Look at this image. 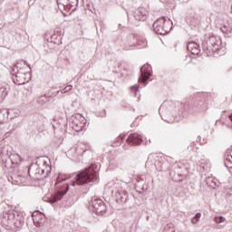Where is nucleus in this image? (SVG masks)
<instances>
[{"label": "nucleus", "instance_id": "7", "mask_svg": "<svg viewBox=\"0 0 232 232\" xmlns=\"http://www.w3.org/2000/svg\"><path fill=\"white\" fill-rule=\"evenodd\" d=\"M25 171L27 173L23 174V172H19L17 175H14L12 177L14 184H22V186H35V179L32 178V174H30L28 167H25Z\"/></svg>", "mask_w": 232, "mask_h": 232}, {"label": "nucleus", "instance_id": "15", "mask_svg": "<svg viewBox=\"0 0 232 232\" xmlns=\"http://www.w3.org/2000/svg\"><path fill=\"white\" fill-rule=\"evenodd\" d=\"M84 151H86V147L84 145H79L76 148H71L67 153L68 155L72 157V159H77V157H81V155H83Z\"/></svg>", "mask_w": 232, "mask_h": 232}, {"label": "nucleus", "instance_id": "14", "mask_svg": "<svg viewBox=\"0 0 232 232\" xmlns=\"http://www.w3.org/2000/svg\"><path fill=\"white\" fill-rule=\"evenodd\" d=\"M133 19L139 23L140 21H146L148 19V10L144 7L138 8L133 14Z\"/></svg>", "mask_w": 232, "mask_h": 232}, {"label": "nucleus", "instance_id": "6", "mask_svg": "<svg viewBox=\"0 0 232 232\" xmlns=\"http://www.w3.org/2000/svg\"><path fill=\"white\" fill-rule=\"evenodd\" d=\"M171 24H173L171 20H168L166 17L162 16L154 22L153 30L158 35H166V34L171 30Z\"/></svg>", "mask_w": 232, "mask_h": 232}, {"label": "nucleus", "instance_id": "36", "mask_svg": "<svg viewBox=\"0 0 232 232\" xmlns=\"http://www.w3.org/2000/svg\"><path fill=\"white\" fill-rule=\"evenodd\" d=\"M124 139H126V134H121L119 138L116 139V144H121Z\"/></svg>", "mask_w": 232, "mask_h": 232}, {"label": "nucleus", "instance_id": "38", "mask_svg": "<svg viewBox=\"0 0 232 232\" xmlns=\"http://www.w3.org/2000/svg\"><path fill=\"white\" fill-rule=\"evenodd\" d=\"M130 88H131L132 92H137V91L139 90V85H133Z\"/></svg>", "mask_w": 232, "mask_h": 232}, {"label": "nucleus", "instance_id": "19", "mask_svg": "<svg viewBox=\"0 0 232 232\" xmlns=\"http://www.w3.org/2000/svg\"><path fill=\"white\" fill-rule=\"evenodd\" d=\"M187 50L193 55H198L200 53V45L195 42H189L187 44Z\"/></svg>", "mask_w": 232, "mask_h": 232}, {"label": "nucleus", "instance_id": "30", "mask_svg": "<svg viewBox=\"0 0 232 232\" xmlns=\"http://www.w3.org/2000/svg\"><path fill=\"white\" fill-rule=\"evenodd\" d=\"M8 131L5 133L6 136L11 135V133H14L15 130H17V123H11L8 128Z\"/></svg>", "mask_w": 232, "mask_h": 232}, {"label": "nucleus", "instance_id": "33", "mask_svg": "<svg viewBox=\"0 0 232 232\" xmlns=\"http://www.w3.org/2000/svg\"><path fill=\"white\" fill-rule=\"evenodd\" d=\"M164 232H175V225L172 223H168L165 226Z\"/></svg>", "mask_w": 232, "mask_h": 232}, {"label": "nucleus", "instance_id": "26", "mask_svg": "<svg viewBox=\"0 0 232 232\" xmlns=\"http://www.w3.org/2000/svg\"><path fill=\"white\" fill-rule=\"evenodd\" d=\"M137 34H130L127 39L128 46H137Z\"/></svg>", "mask_w": 232, "mask_h": 232}, {"label": "nucleus", "instance_id": "11", "mask_svg": "<svg viewBox=\"0 0 232 232\" xmlns=\"http://www.w3.org/2000/svg\"><path fill=\"white\" fill-rule=\"evenodd\" d=\"M88 209L92 213H96V215H102L106 211V205L102 199L94 196L89 202Z\"/></svg>", "mask_w": 232, "mask_h": 232}, {"label": "nucleus", "instance_id": "20", "mask_svg": "<svg viewBox=\"0 0 232 232\" xmlns=\"http://www.w3.org/2000/svg\"><path fill=\"white\" fill-rule=\"evenodd\" d=\"M26 66H30V64L26 63L24 61H20L16 63L12 69L13 73H15L17 72H26Z\"/></svg>", "mask_w": 232, "mask_h": 232}, {"label": "nucleus", "instance_id": "16", "mask_svg": "<svg viewBox=\"0 0 232 232\" xmlns=\"http://www.w3.org/2000/svg\"><path fill=\"white\" fill-rule=\"evenodd\" d=\"M33 222L35 227H43L46 222V217L43 213L36 212V215L33 214Z\"/></svg>", "mask_w": 232, "mask_h": 232}, {"label": "nucleus", "instance_id": "24", "mask_svg": "<svg viewBox=\"0 0 232 232\" xmlns=\"http://www.w3.org/2000/svg\"><path fill=\"white\" fill-rule=\"evenodd\" d=\"M160 111H161V112H160V115L162 121H165V122H168L169 124L173 122V121L169 120V115H170L169 111H168L166 110L162 111V107L160 108Z\"/></svg>", "mask_w": 232, "mask_h": 232}, {"label": "nucleus", "instance_id": "2", "mask_svg": "<svg viewBox=\"0 0 232 232\" xmlns=\"http://www.w3.org/2000/svg\"><path fill=\"white\" fill-rule=\"evenodd\" d=\"M24 217L26 214L23 211L8 210L3 214L2 224L8 230L17 231L24 226Z\"/></svg>", "mask_w": 232, "mask_h": 232}, {"label": "nucleus", "instance_id": "13", "mask_svg": "<svg viewBox=\"0 0 232 232\" xmlns=\"http://www.w3.org/2000/svg\"><path fill=\"white\" fill-rule=\"evenodd\" d=\"M140 76L139 78V82L146 83L151 77V65L146 63L140 69Z\"/></svg>", "mask_w": 232, "mask_h": 232}, {"label": "nucleus", "instance_id": "21", "mask_svg": "<svg viewBox=\"0 0 232 232\" xmlns=\"http://www.w3.org/2000/svg\"><path fill=\"white\" fill-rule=\"evenodd\" d=\"M221 31L227 35H232V20L226 22L221 27Z\"/></svg>", "mask_w": 232, "mask_h": 232}, {"label": "nucleus", "instance_id": "27", "mask_svg": "<svg viewBox=\"0 0 232 232\" xmlns=\"http://www.w3.org/2000/svg\"><path fill=\"white\" fill-rule=\"evenodd\" d=\"M148 44V42L146 41V38L137 35V42L136 46H140L141 48H144Z\"/></svg>", "mask_w": 232, "mask_h": 232}, {"label": "nucleus", "instance_id": "29", "mask_svg": "<svg viewBox=\"0 0 232 232\" xmlns=\"http://www.w3.org/2000/svg\"><path fill=\"white\" fill-rule=\"evenodd\" d=\"M61 36L59 34H52L50 37L51 43H53V44H59L61 43Z\"/></svg>", "mask_w": 232, "mask_h": 232}, {"label": "nucleus", "instance_id": "31", "mask_svg": "<svg viewBox=\"0 0 232 232\" xmlns=\"http://www.w3.org/2000/svg\"><path fill=\"white\" fill-rule=\"evenodd\" d=\"M155 168L158 171H165L164 163L160 162V160H157L155 162Z\"/></svg>", "mask_w": 232, "mask_h": 232}, {"label": "nucleus", "instance_id": "10", "mask_svg": "<svg viewBox=\"0 0 232 232\" xmlns=\"http://www.w3.org/2000/svg\"><path fill=\"white\" fill-rule=\"evenodd\" d=\"M30 72H32V68L27 65L25 66V71H17L16 72H13L15 74L14 77H13L14 84L21 85L29 82L30 79H32Z\"/></svg>", "mask_w": 232, "mask_h": 232}, {"label": "nucleus", "instance_id": "40", "mask_svg": "<svg viewBox=\"0 0 232 232\" xmlns=\"http://www.w3.org/2000/svg\"><path fill=\"white\" fill-rule=\"evenodd\" d=\"M131 182V178H129L125 180V184H130Z\"/></svg>", "mask_w": 232, "mask_h": 232}, {"label": "nucleus", "instance_id": "25", "mask_svg": "<svg viewBox=\"0 0 232 232\" xmlns=\"http://www.w3.org/2000/svg\"><path fill=\"white\" fill-rule=\"evenodd\" d=\"M50 101H52V96H50L48 94H44V95L38 97L36 100L38 104H41L42 106L44 104H46V102H50Z\"/></svg>", "mask_w": 232, "mask_h": 232}, {"label": "nucleus", "instance_id": "37", "mask_svg": "<svg viewBox=\"0 0 232 232\" xmlns=\"http://www.w3.org/2000/svg\"><path fill=\"white\" fill-rule=\"evenodd\" d=\"M73 88V86L72 85H67L64 87L63 90L61 91L62 93H68V92H72V89Z\"/></svg>", "mask_w": 232, "mask_h": 232}, {"label": "nucleus", "instance_id": "42", "mask_svg": "<svg viewBox=\"0 0 232 232\" xmlns=\"http://www.w3.org/2000/svg\"><path fill=\"white\" fill-rule=\"evenodd\" d=\"M170 175H173V171H170Z\"/></svg>", "mask_w": 232, "mask_h": 232}, {"label": "nucleus", "instance_id": "39", "mask_svg": "<svg viewBox=\"0 0 232 232\" xmlns=\"http://www.w3.org/2000/svg\"><path fill=\"white\" fill-rule=\"evenodd\" d=\"M227 154L232 158V147L227 150Z\"/></svg>", "mask_w": 232, "mask_h": 232}, {"label": "nucleus", "instance_id": "34", "mask_svg": "<svg viewBox=\"0 0 232 232\" xmlns=\"http://www.w3.org/2000/svg\"><path fill=\"white\" fill-rule=\"evenodd\" d=\"M215 223L216 224H222L224 222H226V218L222 217V216H216L214 218Z\"/></svg>", "mask_w": 232, "mask_h": 232}, {"label": "nucleus", "instance_id": "12", "mask_svg": "<svg viewBox=\"0 0 232 232\" xmlns=\"http://www.w3.org/2000/svg\"><path fill=\"white\" fill-rule=\"evenodd\" d=\"M221 44L222 40H220V37L210 36L207 41V50H208V52H218Z\"/></svg>", "mask_w": 232, "mask_h": 232}, {"label": "nucleus", "instance_id": "35", "mask_svg": "<svg viewBox=\"0 0 232 232\" xmlns=\"http://www.w3.org/2000/svg\"><path fill=\"white\" fill-rule=\"evenodd\" d=\"M173 179L174 180L180 181V180H184V179H186V176L178 173V174H174Z\"/></svg>", "mask_w": 232, "mask_h": 232}, {"label": "nucleus", "instance_id": "22", "mask_svg": "<svg viewBox=\"0 0 232 232\" xmlns=\"http://www.w3.org/2000/svg\"><path fill=\"white\" fill-rule=\"evenodd\" d=\"M10 117V111L6 109H3L0 111V124H5V122L8 121Z\"/></svg>", "mask_w": 232, "mask_h": 232}, {"label": "nucleus", "instance_id": "18", "mask_svg": "<svg viewBox=\"0 0 232 232\" xmlns=\"http://www.w3.org/2000/svg\"><path fill=\"white\" fill-rule=\"evenodd\" d=\"M128 200V191L124 189L122 187L118 188L116 192V201L117 202H127Z\"/></svg>", "mask_w": 232, "mask_h": 232}, {"label": "nucleus", "instance_id": "3", "mask_svg": "<svg viewBox=\"0 0 232 232\" xmlns=\"http://www.w3.org/2000/svg\"><path fill=\"white\" fill-rule=\"evenodd\" d=\"M185 106L188 108L192 113H206L209 106L208 104V93H199L195 96H190Z\"/></svg>", "mask_w": 232, "mask_h": 232}, {"label": "nucleus", "instance_id": "23", "mask_svg": "<svg viewBox=\"0 0 232 232\" xmlns=\"http://www.w3.org/2000/svg\"><path fill=\"white\" fill-rule=\"evenodd\" d=\"M8 95V89L6 88V83L0 82V102H3Z\"/></svg>", "mask_w": 232, "mask_h": 232}, {"label": "nucleus", "instance_id": "5", "mask_svg": "<svg viewBox=\"0 0 232 232\" xmlns=\"http://www.w3.org/2000/svg\"><path fill=\"white\" fill-rule=\"evenodd\" d=\"M1 159L4 162L5 168L10 169V168H17L19 164H21V156L19 154H12L8 153V149L4 148L0 151Z\"/></svg>", "mask_w": 232, "mask_h": 232}, {"label": "nucleus", "instance_id": "1", "mask_svg": "<svg viewBox=\"0 0 232 232\" xmlns=\"http://www.w3.org/2000/svg\"><path fill=\"white\" fill-rule=\"evenodd\" d=\"M68 179H70L69 175L59 174L56 179V182L54 184L55 186L54 193L52 194L50 197L48 196L44 197L43 200H44V202H48L49 204H55V202H59V200H63V197H64L70 190V185L67 183H64V181L68 180Z\"/></svg>", "mask_w": 232, "mask_h": 232}, {"label": "nucleus", "instance_id": "17", "mask_svg": "<svg viewBox=\"0 0 232 232\" xmlns=\"http://www.w3.org/2000/svg\"><path fill=\"white\" fill-rule=\"evenodd\" d=\"M126 142H128V144H131L132 146H139L142 143V136L138 133L130 134L126 140Z\"/></svg>", "mask_w": 232, "mask_h": 232}, {"label": "nucleus", "instance_id": "8", "mask_svg": "<svg viewBox=\"0 0 232 232\" xmlns=\"http://www.w3.org/2000/svg\"><path fill=\"white\" fill-rule=\"evenodd\" d=\"M69 126L74 131H82L86 128V118L77 113L69 118Z\"/></svg>", "mask_w": 232, "mask_h": 232}, {"label": "nucleus", "instance_id": "4", "mask_svg": "<svg viewBox=\"0 0 232 232\" xmlns=\"http://www.w3.org/2000/svg\"><path fill=\"white\" fill-rule=\"evenodd\" d=\"M97 165L92 163L89 168L76 174L75 181H72V186H84L89 182L97 180Z\"/></svg>", "mask_w": 232, "mask_h": 232}, {"label": "nucleus", "instance_id": "9", "mask_svg": "<svg viewBox=\"0 0 232 232\" xmlns=\"http://www.w3.org/2000/svg\"><path fill=\"white\" fill-rule=\"evenodd\" d=\"M28 169L30 173L35 176L32 177L34 180L39 177H48L52 173V167L46 164V161H44V169L39 168V165H31Z\"/></svg>", "mask_w": 232, "mask_h": 232}, {"label": "nucleus", "instance_id": "32", "mask_svg": "<svg viewBox=\"0 0 232 232\" xmlns=\"http://www.w3.org/2000/svg\"><path fill=\"white\" fill-rule=\"evenodd\" d=\"M201 217H202V214L199 213V212H198V213L193 217V218L191 219L192 224L195 225V224L199 223Z\"/></svg>", "mask_w": 232, "mask_h": 232}, {"label": "nucleus", "instance_id": "41", "mask_svg": "<svg viewBox=\"0 0 232 232\" xmlns=\"http://www.w3.org/2000/svg\"><path fill=\"white\" fill-rule=\"evenodd\" d=\"M132 24H134V26H139V24H137V22L132 21Z\"/></svg>", "mask_w": 232, "mask_h": 232}, {"label": "nucleus", "instance_id": "28", "mask_svg": "<svg viewBox=\"0 0 232 232\" xmlns=\"http://www.w3.org/2000/svg\"><path fill=\"white\" fill-rule=\"evenodd\" d=\"M224 161H225L226 168H229V169L232 168V157L227 152H226V154H225Z\"/></svg>", "mask_w": 232, "mask_h": 232}]
</instances>
